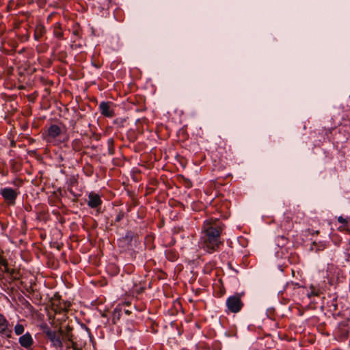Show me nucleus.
<instances>
[{"mask_svg": "<svg viewBox=\"0 0 350 350\" xmlns=\"http://www.w3.org/2000/svg\"><path fill=\"white\" fill-rule=\"evenodd\" d=\"M226 304L228 312L232 313L240 312L243 306L241 294L237 293L230 296L227 299Z\"/></svg>", "mask_w": 350, "mask_h": 350, "instance_id": "3", "label": "nucleus"}, {"mask_svg": "<svg viewBox=\"0 0 350 350\" xmlns=\"http://www.w3.org/2000/svg\"><path fill=\"white\" fill-rule=\"evenodd\" d=\"M45 31H46V30H45V28L44 27V26H42L41 25H37L36 27V29H35V33H34L35 39L37 40H40L42 37V36L44 34Z\"/></svg>", "mask_w": 350, "mask_h": 350, "instance_id": "10", "label": "nucleus"}, {"mask_svg": "<svg viewBox=\"0 0 350 350\" xmlns=\"http://www.w3.org/2000/svg\"><path fill=\"white\" fill-rule=\"evenodd\" d=\"M70 345V350H81L80 349H79L77 347V344L75 342H73V340L72 342H70V343H68Z\"/></svg>", "mask_w": 350, "mask_h": 350, "instance_id": "15", "label": "nucleus"}, {"mask_svg": "<svg viewBox=\"0 0 350 350\" xmlns=\"http://www.w3.org/2000/svg\"><path fill=\"white\" fill-rule=\"evenodd\" d=\"M338 222L343 224H346L347 223V219L343 218L342 216H340L338 217Z\"/></svg>", "mask_w": 350, "mask_h": 350, "instance_id": "16", "label": "nucleus"}, {"mask_svg": "<svg viewBox=\"0 0 350 350\" xmlns=\"http://www.w3.org/2000/svg\"><path fill=\"white\" fill-rule=\"evenodd\" d=\"M72 328L67 325L66 328H60L57 332L47 329L44 331L49 340L51 341L52 346L55 348H62L63 347V341H68L69 343L73 340L72 334Z\"/></svg>", "mask_w": 350, "mask_h": 350, "instance_id": "2", "label": "nucleus"}, {"mask_svg": "<svg viewBox=\"0 0 350 350\" xmlns=\"http://www.w3.org/2000/svg\"><path fill=\"white\" fill-rule=\"evenodd\" d=\"M311 291L308 294V296L310 297L312 295L317 296L319 294V289L316 288L313 285L310 286Z\"/></svg>", "mask_w": 350, "mask_h": 350, "instance_id": "13", "label": "nucleus"}, {"mask_svg": "<svg viewBox=\"0 0 350 350\" xmlns=\"http://www.w3.org/2000/svg\"><path fill=\"white\" fill-rule=\"evenodd\" d=\"M18 342L23 347L29 349L31 347L33 340L31 335L27 332L19 338Z\"/></svg>", "mask_w": 350, "mask_h": 350, "instance_id": "6", "label": "nucleus"}, {"mask_svg": "<svg viewBox=\"0 0 350 350\" xmlns=\"http://www.w3.org/2000/svg\"><path fill=\"white\" fill-rule=\"evenodd\" d=\"M66 350H70V345L69 344H66Z\"/></svg>", "mask_w": 350, "mask_h": 350, "instance_id": "17", "label": "nucleus"}, {"mask_svg": "<svg viewBox=\"0 0 350 350\" xmlns=\"http://www.w3.org/2000/svg\"><path fill=\"white\" fill-rule=\"evenodd\" d=\"M99 109H100V113L106 117L111 118L114 115L113 111L111 109L110 105L108 103H106V102L100 103V104L99 105Z\"/></svg>", "mask_w": 350, "mask_h": 350, "instance_id": "8", "label": "nucleus"}, {"mask_svg": "<svg viewBox=\"0 0 350 350\" xmlns=\"http://www.w3.org/2000/svg\"><path fill=\"white\" fill-rule=\"evenodd\" d=\"M53 35L55 37L59 39L63 38V31H62L59 24H56L54 27Z\"/></svg>", "mask_w": 350, "mask_h": 350, "instance_id": "11", "label": "nucleus"}, {"mask_svg": "<svg viewBox=\"0 0 350 350\" xmlns=\"http://www.w3.org/2000/svg\"><path fill=\"white\" fill-rule=\"evenodd\" d=\"M0 265L3 266L5 269V271L8 272V262L4 258H0Z\"/></svg>", "mask_w": 350, "mask_h": 350, "instance_id": "14", "label": "nucleus"}, {"mask_svg": "<svg viewBox=\"0 0 350 350\" xmlns=\"http://www.w3.org/2000/svg\"><path fill=\"white\" fill-rule=\"evenodd\" d=\"M187 185L188 187H190L191 186V182L188 181V183H187Z\"/></svg>", "mask_w": 350, "mask_h": 350, "instance_id": "19", "label": "nucleus"}, {"mask_svg": "<svg viewBox=\"0 0 350 350\" xmlns=\"http://www.w3.org/2000/svg\"><path fill=\"white\" fill-rule=\"evenodd\" d=\"M47 133L49 137L55 138L60 135L61 129L56 124H52L48 129Z\"/></svg>", "mask_w": 350, "mask_h": 350, "instance_id": "9", "label": "nucleus"}, {"mask_svg": "<svg viewBox=\"0 0 350 350\" xmlns=\"http://www.w3.org/2000/svg\"><path fill=\"white\" fill-rule=\"evenodd\" d=\"M1 194L6 202L10 204H14L15 200L18 196L17 192L14 189L10 187L1 189Z\"/></svg>", "mask_w": 350, "mask_h": 350, "instance_id": "4", "label": "nucleus"}, {"mask_svg": "<svg viewBox=\"0 0 350 350\" xmlns=\"http://www.w3.org/2000/svg\"><path fill=\"white\" fill-rule=\"evenodd\" d=\"M25 328L22 324H16L14 327V332L16 335H21L24 332Z\"/></svg>", "mask_w": 350, "mask_h": 350, "instance_id": "12", "label": "nucleus"}, {"mask_svg": "<svg viewBox=\"0 0 350 350\" xmlns=\"http://www.w3.org/2000/svg\"><path fill=\"white\" fill-rule=\"evenodd\" d=\"M224 226L218 219L209 218L206 219L202 225L199 247L208 253L218 250L223 244L221 234Z\"/></svg>", "mask_w": 350, "mask_h": 350, "instance_id": "1", "label": "nucleus"}, {"mask_svg": "<svg viewBox=\"0 0 350 350\" xmlns=\"http://www.w3.org/2000/svg\"><path fill=\"white\" fill-rule=\"evenodd\" d=\"M187 185L188 187H190L191 186V182L188 181V183H187Z\"/></svg>", "mask_w": 350, "mask_h": 350, "instance_id": "18", "label": "nucleus"}, {"mask_svg": "<svg viewBox=\"0 0 350 350\" xmlns=\"http://www.w3.org/2000/svg\"><path fill=\"white\" fill-rule=\"evenodd\" d=\"M12 332L8 321L0 313V334L5 335L8 338H10Z\"/></svg>", "mask_w": 350, "mask_h": 350, "instance_id": "5", "label": "nucleus"}, {"mask_svg": "<svg viewBox=\"0 0 350 350\" xmlns=\"http://www.w3.org/2000/svg\"><path fill=\"white\" fill-rule=\"evenodd\" d=\"M101 200L100 196L93 192H91L88 196V204L91 208H96L101 204Z\"/></svg>", "mask_w": 350, "mask_h": 350, "instance_id": "7", "label": "nucleus"}]
</instances>
